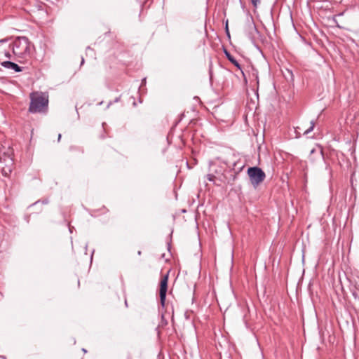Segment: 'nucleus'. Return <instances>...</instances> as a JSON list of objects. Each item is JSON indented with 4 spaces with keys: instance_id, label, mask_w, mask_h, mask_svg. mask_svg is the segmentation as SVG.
<instances>
[{
    "instance_id": "obj_6",
    "label": "nucleus",
    "mask_w": 359,
    "mask_h": 359,
    "mask_svg": "<svg viewBox=\"0 0 359 359\" xmlns=\"http://www.w3.org/2000/svg\"><path fill=\"white\" fill-rule=\"evenodd\" d=\"M1 66L7 69H13L15 72H20L22 71L20 67H19L17 64L11 62V61H3L1 62Z\"/></svg>"
},
{
    "instance_id": "obj_5",
    "label": "nucleus",
    "mask_w": 359,
    "mask_h": 359,
    "mask_svg": "<svg viewBox=\"0 0 359 359\" xmlns=\"http://www.w3.org/2000/svg\"><path fill=\"white\" fill-rule=\"evenodd\" d=\"M0 162L4 164L1 169V174L4 177H8L14 168L13 160L9 156H6L4 158H0Z\"/></svg>"
},
{
    "instance_id": "obj_3",
    "label": "nucleus",
    "mask_w": 359,
    "mask_h": 359,
    "mask_svg": "<svg viewBox=\"0 0 359 359\" xmlns=\"http://www.w3.org/2000/svg\"><path fill=\"white\" fill-rule=\"evenodd\" d=\"M248 174L250 177L251 184L254 187H257L262 182L266 177L264 172L258 167H251L248 170Z\"/></svg>"
},
{
    "instance_id": "obj_8",
    "label": "nucleus",
    "mask_w": 359,
    "mask_h": 359,
    "mask_svg": "<svg viewBox=\"0 0 359 359\" xmlns=\"http://www.w3.org/2000/svg\"><path fill=\"white\" fill-rule=\"evenodd\" d=\"M207 179H208L210 182H212L215 184H216V185H219V184L217 183V177H216L213 174H208V175H207Z\"/></svg>"
},
{
    "instance_id": "obj_1",
    "label": "nucleus",
    "mask_w": 359,
    "mask_h": 359,
    "mask_svg": "<svg viewBox=\"0 0 359 359\" xmlns=\"http://www.w3.org/2000/svg\"><path fill=\"white\" fill-rule=\"evenodd\" d=\"M13 54L25 61H28L31 57L34 46L25 36H18L10 44Z\"/></svg>"
},
{
    "instance_id": "obj_14",
    "label": "nucleus",
    "mask_w": 359,
    "mask_h": 359,
    "mask_svg": "<svg viewBox=\"0 0 359 359\" xmlns=\"http://www.w3.org/2000/svg\"><path fill=\"white\" fill-rule=\"evenodd\" d=\"M255 76L256 79L257 80V82L258 83L259 81H258L257 76V75H255Z\"/></svg>"
},
{
    "instance_id": "obj_2",
    "label": "nucleus",
    "mask_w": 359,
    "mask_h": 359,
    "mask_svg": "<svg viewBox=\"0 0 359 359\" xmlns=\"http://www.w3.org/2000/svg\"><path fill=\"white\" fill-rule=\"evenodd\" d=\"M30 104L29 111L31 113H40L45 111L48 108V97L43 93H33L30 95Z\"/></svg>"
},
{
    "instance_id": "obj_4",
    "label": "nucleus",
    "mask_w": 359,
    "mask_h": 359,
    "mask_svg": "<svg viewBox=\"0 0 359 359\" xmlns=\"http://www.w3.org/2000/svg\"><path fill=\"white\" fill-rule=\"evenodd\" d=\"M169 271L165 274L160 281L159 297L161 305L164 307L165 304L166 294L168 291Z\"/></svg>"
},
{
    "instance_id": "obj_9",
    "label": "nucleus",
    "mask_w": 359,
    "mask_h": 359,
    "mask_svg": "<svg viewBox=\"0 0 359 359\" xmlns=\"http://www.w3.org/2000/svg\"><path fill=\"white\" fill-rule=\"evenodd\" d=\"M314 126H315V122L313 121H311L310 127L308 129L304 130V134L307 135L309 133H311L313 130Z\"/></svg>"
},
{
    "instance_id": "obj_10",
    "label": "nucleus",
    "mask_w": 359,
    "mask_h": 359,
    "mask_svg": "<svg viewBox=\"0 0 359 359\" xmlns=\"http://www.w3.org/2000/svg\"><path fill=\"white\" fill-rule=\"evenodd\" d=\"M252 4L254 7H257V6L260 4L261 0H250Z\"/></svg>"
},
{
    "instance_id": "obj_11",
    "label": "nucleus",
    "mask_w": 359,
    "mask_h": 359,
    "mask_svg": "<svg viewBox=\"0 0 359 359\" xmlns=\"http://www.w3.org/2000/svg\"><path fill=\"white\" fill-rule=\"evenodd\" d=\"M60 138H61V134H59V135H58V141H60Z\"/></svg>"
},
{
    "instance_id": "obj_12",
    "label": "nucleus",
    "mask_w": 359,
    "mask_h": 359,
    "mask_svg": "<svg viewBox=\"0 0 359 359\" xmlns=\"http://www.w3.org/2000/svg\"><path fill=\"white\" fill-rule=\"evenodd\" d=\"M119 100H120V97H117V98H116L115 102H118Z\"/></svg>"
},
{
    "instance_id": "obj_13",
    "label": "nucleus",
    "mask_w": 359,
    "mask_h": 359,
    "mask_svg": "<svg viewBox=\"0 0 359 359\" xmlns=\"http://www.w3.org/2000/svg\"><path fill=\"white\" fill-rule=\"evenodd\" d=\"M83 62H84V59H83V58H82V60H81V65H83Z\"/></svg>"
},
{
    "instance_id": "obj_7",
    "label": "nucleus",
    "mask_w": 359,
    "mask_h": 359,
    "mask_svg": "<svg viewBox=\"0 0 359 359\" xmlns=\"http://www.w3.org/2000/svg\"><path fill=\"white\" fill-rule=\"evenodd\" d=\"M226 57L227 58L229 59V60L236 67H237L238 69H241V65L238 62V61L232 56L229 53L226 52Z\"/></svg>"
}]
</instances>
